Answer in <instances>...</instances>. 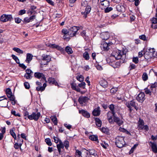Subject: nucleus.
<instances>
[{
  "label": "nucleus",
  "instance_id": "774afa93",
  "mask_svg": "<svg viewBox=\"0 0 157 157\" xmlns=\"http://www.w3.org/2000/svg\"><path fill=\"white\" fill-rule=\"evenodd\" d=\"M53 139L54 140V142L56 143H57L59 141V138L58 137L54 136Z\"/></svg>",
  "mask_w": 157,
  "mask_h": 157
},
{
  "label": "nucleus",
  "instance_id": "f03ea898",
  "mask_svg": "<svg viewBox=\"0 0 157 157\" xmlns=\"http://www.w3.org/2000/svg\"><path fill=\"white\" fill-rule=\"evenodd\" d=\"M144 53V58L147 60L153 57H157V53L154 48H150Z\"/></svg>",
  "mask_w": 157,
  "mask_h": 157
},
{
  "label": "nucleus",
  "instance_id": "c03bdc74",
  "mask_svg": "<svg viewBox=\"0 0 157 157\" xmlns=\"http://www.w3.org/2000/svg\"><path fill=\"white\" fill-rule=\"evenodd\" d=\"M120 65V62H117L115 63V65H112L113 67L114 68H116L118 67Z\"/></svg>",
  "mask_w": 157,
  "mask_h": 157
},
{
  "label": "nucleus",
  "instance_id": "4c0bfd02",
  "mask_svg": "<svg viewBox=\"0 0 157 157\" xmlns=\"http://www.w3.org/2000/svg\"><path fill=\"white\" fill-rule=\"evenodd\" d=\"M83 57L86 60H88L90 58L89 55L87 52H85L83 54Z\"/></svg>",
  "mask_w": 157,
  "mask_h": 157
},
{
  "label": "nucleus",
  "instance_id": "473e14b6",
  "mask_svg": "<svg viewBox=\"0 0 157 157\" xmlns=\"http://www.w3.org/2000/svg\"><path fill=\"white\" fill-rule=\"evenodd\" d=\"M90 155L89 156L98 155L97 152L94 150H90L89 151Z\"/></svg>",
  "mask_w": 157,
  "mask_h": 157
},
{
  "label": "nucleus",
  "instance_id": "39448f33",
  "mask_svg": "<svg viewBox=\"0 0 157 157\" xmlns=\"http://www.w3.org/2000/svg\"><path fill=\"white\" fill-rule=\"evenodd\" d=\"M69 146V142L67 140H65L63 143L59 140V155H62L61 157H65V153L63 152V153L61 154V148H63L64 146H65V148L67 149Z\"/></svg>",
  "mask_w": 157,
  "mask_h": 157
},
{
  "label": "nucleus",
  "instance_id": "5fc2aeb1",
  "mask_svg": "<svg viewBox=\"0 0 157 157\" xmlns=\"http://www.w3.org/2000/svg\"><path fill=\"white\" fill-rule=\"evenodd\" d=\"M69 30L67 31V29H63L62 30V33H63L64 34V35H67L68 34L70 35L69 33Z\"/></svg>",
  "mask_w": 157,
  "mask_h": 157
},
{
  "label": "nucleus",
  "instance_id": "4d7b16f0",
  "mask_svg": "<svg viewBox=\"0 0 157 157\" xmlns=\"http://www.w3.org/2000/svg\"><path fill=\"white\" fill-rule=\"evenodd\" d=\"M136 67V66L133 64H130L129 67V69L130 70L135 69Z\"/></svg>",
  "mask_w": 157,
  "mask_h": 157
},
{
  "label": "nucleus",
  "instance_id": "c85d7f7f",
  "mask_svg": "<svg viewBox=\"0 0 157 157\" xmlns=\"http://www.w3.org/2000/svg\"><path fill=\"white\" fill-rule=\"evenodd\" d=\"M117 10L118 12H123L124 10V7L123 6L118 5L117 6Z\"/></svg>",
  "mask_w": 157,
  "mask_h": 157
},
{
  "label": "nucleus",
  "instance_id": "0eeeda50",
  "mask_svg": "<svg viewBox=\"0 0 157 157\" xmlns=\"http://www.w3.org/2000/svg\"><path fill=\"white\" fill-rule=\"evenodd\" d=\"M40 116V113L38 112L37 113L33 112L32 113L28 116V118L30 120H34L35 121H37Z\"/></svg>",
  "mask_w": 157,
  "mask_h": 157
},
{
  "label": "nucleus",
  "instance_id": "de8ad7c7",
  "mask_svg": "<svg viewBox=\"0 0 157 157\" xmlns=\"http://www.w3.org/2000/svg\"><path fill=\"white\" fill-rule=\"evenodd\" d=\"M142 77L144 81H146L147 80L148 78L147 74L145 73H144L142 75Z\"/></svg>",
  "mask_w": 157,
  "mask_h": 157
},
{
  "label": "nucleus",
  "instance_id": "ddd939ff",
  "mask_svg": "<svg viewBox=\"0 0 157 157\" xmlns=\"http://www.w3.org/2000/svg\"><path fill=\"white\" fill-rule=\"evenodd\" d=\"M6 95L10 98V100H13L14 99V96L13 95L12 92L10 88H7L6 90Z\"/></svg>",
  "mask_w": 157,
  "mask_h": 157
},
{
  "label": "nucleus",
  "instance_id": "3c124183",
  "mask_svg": "<svg viewBox=\"0 0 157 157\" xmlns=\"http://www.w3.org/2000/svg\"><path fill=\"white\" fill-rule=\"evenodd\" d=\"M112 10H113L112 8L111 7H107L105 9V13H108V12H109L110 11H112Z\"/></svg>",
  "mask_w": 157,
  "mask_h": 157
},
{
  "label": "nucleus",
  "instance_id": "603ef678",
  "mask_svg": "<svg viewBox=\"0 0 157 157\" xmlns=\"http://www.w3.org/2000/svg\"><path fill=\"white\" fill-rule=\"evenodd\" d=\"M106 4H108V6H109V2H107V1L105 0L102 1L101 2V5L102 6H104L105 7L106 6L105 5Z\"/></svg>",
  "mask_w": 157,
  "mask_h": 157
},
{
  "label": "nucleus",
  "instance_id": "72a5a7b5",
  "mask_svg": "<svg viewBox=\"0 0 157 157\" xmlns=\"http://www.w3.org/2000/svg\"><path fill=\"white\" fill-rule=\"evenodd\" d=\"M119 15V13H118V11L117 10H116L115 12L111 16V17L113 19H114L118 17Z\"/></svg>",
  "mask_w": 157,
  "mask_h": 157
},
{
  "label": "nucleus",
  "instance_id": "f8f14e48",
  "mask_svg": "<svg viewBox=\"0 0 157 157\" xmlns=\"http://www.w3.org/2000/svg\"><path fill=\"white\" fill-rule=\"evenodd\" d=\"M34 75L35 78L38 79L41 78L46 82V77L43 73L39 72H35L34 73Z\"/></svg>",
  "mask_w": 157,
  "mask_h": 157
},
{
  "label": "nucleus",
  "instance_id": "f257e3e1",
  "mask_svg": "<svg viewBox=\"0 0 157 157\" xmlns=\"http://www.w3.org/2000/svg\"><path fill=\"white\" fill-rule=\"evenodd\" d=\"M112 55L117 59H121L122 61H121L122 63L124 62L125 59L126 54L123 51L116 50L113 51Z\"/></svg>",
  "mask_w": 157,
  "mask_h": 157
},
{
  "label": "nucleus",
  "instance_id": "f704fd0d",
  "mask_svg": "<svg viewBox=\"0 0 157 157\" xmlns=\"http://www.w3.org/2000/svg\"><path fill=\"white\" fill-rule=\"evenodd\" d=\"M13 50L18 53L20 54L23 53V51L20 49L19 48L15 47L13 48Z\"/></svg>",
  "mask_w": 157,
  "mask_h": 157
},
{
  "label": "nucleus",
  "instance_id": "9b49d317",
  "mask_svg": "<svg viewBox=\"0 0 157 157\" xmlns=\"http://www.w3.org/2000/svg\"><path fill=\"white\" fill-rule=\"evenodd\" d=\"M136 99L139 102H143L145 99V94L143 92L140 93L136 97Z\"/></svg>",
  "mask_w": 157,
  "mask_h": 157
},
{
  "label": "nucleus",
  "instance_id": "5701e85b",
  "mask_svg": "<svg viewBox=\"0 0 157 157\" xmlns=\"http://www.w3.org/2000/svg\"><path fill=\"white\" fill-rule=\"evenodd\" d=\"M43 60H45L47 62H49L51 59V57L49 55L44 54L43 55Z\"/></svg>",
  "mask_w": 157,
  "mask_h": 157
},
{
  "label": "nucleus",
  "instance_id": "393cba45",
  "mask_svg": "<svg viewBox=\"0 0 157 157\" xmlns=\"http://www.w3.org/2000/svg\"><path fill=\"white\" fill-rule=\"evenodd\" d=\"M99 83L104 88H105L107 86V82L104 79L101 80L100 82Z\"/></svg>",
  "mask_w": 157,
  "mask_h": 157
},
{
  "label": "nucleus",
  "instance_id": "b1692460",
  "mask_svg": "<svg viewBox=\"0 0 157 157\" xmlns=\"http://www.w3.org/2000/svg\"><path fill=\"white\" fill-rule=\"evenodd\" d=\"M138 124L139 129L141 130L143 129L144 127L143 126L144 125V122L143 120L140 118H139Z\"/></svg>",
  "mask_w": 157,
  "mask_h": 157
},
{
  "label": "nucleus",
  "instance_id": "bf43d9fd",
  "mask_svg": "<svg viewBox=\"0 0 157 157\" xmlns=\"http://www.w3.org/2000/svg\"><path fill=\"white\" fill-rule=\"evenodd\" d=\"M24 84L26 89H28L29 88L30 85L28 82H24Z\"/></svg>",
  "mask_w": 157,
  "mask_h": 157
},
{
  "label": "nucleus",
  "instance_id": "58836bf2",
  "mask_svg": "<svg viewBox=\"0 0 157 157\" xmlns=\"http://www.w3.org/2000/svg\"><path fill=\"white\" fill-rule=\"evenodd\" d=\"M89 139L93 141H97L98 140V136H96L92 135L89 137Z\"/></svg>",
  "mask_w": 157,
  "mask_h": 157
},
{
  "label": "nucleus",
  "instance_id": "052dcab7",
  "mask_svg": "<svg viewBox=\"0 0 157 157\" xmlns=\"http://www.w3.org/2000/svg\"><path fill=\"white\" fill-rule=\"evenodd\" d=\"M130 2L135 1V5L136 6H137L139 4V0H128Z\"/></svg>",
  "mask_w": 157,
  "mask_h": 157
},
{
  "label": "nucleus",
  "instance_id": "13d9d810",
  "mask_svg": "<svg viewBox=\"0 0 157 157\" xmlns=\"http://www.w3.org/2000/svg\"><path fill=\"white\" fill-rule=\"evenodd\" d=\"M145 93L147 94H148L149 95H151V91L148 89L147 88H146L145 89Z\"/></svg>",
  "mask_w": 157,
  "mask_h": 157
},
{
  "label": "nucleus",
  "instance_id": "0e129e2a",
  "mask_svg": "<svg viewBox=\"0 0 157 157\" xmlns=\"http://www.w3.org/2000/svg\"><path fill=\"white\" fill-rule=\"evenodd\" d=\"M26 73L25 74L32 75L33 72L30 69H28L26 70Z\"/></svg>",
  "mask_w": 157,
  "mask_h": 157
},
{
  "label": "nucleus",
  "instance_id": "e433bc0d",
  "mask_svg": "<svg viewBox=\"0 0 157 157\" xmlns=\"http://www.w3.org/2000/svg\"><path fill=\"white\" fill-rule=\"evenodd\" d=\"M157 87V82H155L154 84H152L151 86V88L152 89L151 90H154V92H152L153 93H155V88Z\"/></svg>",
  "mask_w": 157,
  "mask_h": 157
},
{
  "label": "nucleus",
  "instance_id": "49530a36",
  "mask_svg": "<svg viewBox=\"0 0 157 157\" xmlns=\"http://www.w3.org/2000/svg\"><path fill=\"white\" fill-rule=\"evenodd\" d=\"M11 113L16 116H18L19 117H20L21 116L20 114L18 113H16V112L15 110H12L11 112Z\"/></svg>",
  "mask_w": 157,
  "mask_h": 157
},
{
  "label": "nucleus",
  "instance_id": "2f4dec72",
  "mask_svg": "<svg viewBox=\"0 0 157 157\" xmlns=\"http://www.w3.org/2000/svg\"><path fill=\"white\" fill-rule=\"evenodd\" d=\"M65 51L68 54H71L73 52L71 48L68 46L66 47Z\"/></svg>",
  "mask_w": 157,
  "mask_h": 157
},
{
  "label": "nucleus",
  "instance_id": "4468645a",
  "mask_svg": "<svg viewBox=\"0 0 157 157\" xmlns=\"http://www.w3.org/2000/svg\"><path fill=\"white\" fill-rule=\"evenodd\" d=\"M91 10V7L90 6H88L85 8V11L84 12H82L81 13L82 15H83V17L86 18L87 17V14L89 13Z\"/></svg>",
  "mask_w": 157,
  "mask_h": 157
},
{
  "label": "nucleus",
  "instance_id": "6e6d98bb",
  "mask_svg": "<svg viewBox=\"0 0 157 157\" xmlns=\"http://www.w3.org/2000/svg\"><path fill=\"white\" fill-rule=\"evenodd\" d=\"M82 153L81 151L78 150H77L75 152V155L77 156V157H80Z\"/></svg>",
  "mask_w": 157,
  "mask_h": 157
},
{
  "label": "nucleus",
  "instance_id": "a211bd4d",
  "mask_svg": "<svg viewBox=\"0 0 157 157\" xmlns=\"http://www.w3.org/2000/svg\"><path fill=\"white\" fill-rule=\"evenodd\" d=\"M93 115L95 116H98L100 114V107H98L94 109L92 112Z\"/></svg>",
  "mask_w": 157,
  "mask_h": 157
},
{
  "label": "nucleus",
  "instance_id": "412c9836",
  "mask_svg": "<svg viewBox=\"0 0 157 157\" xmlns=\"http://www.w3.org/2000/svg\"><path fill=\"white\" fill-rule=\"evenodd\" d=\"M151 144V148L152 151L155 153H157V146L155 143H153L150 142Z\"/></svg>",
  "mask_w": 157,
  "mask_h": 157
},
{
  "label": "nucleus",
  "instance_id": "ea45409f",
  "mask_svg": "<svg viewBox=\"0 0 157 157\" xmlns=\"http://www.w3.org/2000/svg\"><path fill=\"white\" fill-rule=\"evenodd\" d=\"M12 57L13 58V59L15 60L16 62L17 63H18V64L19 63H20L19 60L18 58V57L17 56H15V55H12Z\"/></svg>",
  "mask_w": 157,
  "mask_h": 157
},
{
  "label": "nucleus",
  "instance_id": "8fccbe9b",
  "mask_svg": "<svg viewBox=\"0 0 157 157\" xmlns=\"http://www.w3.org/2000/svg\"><path fill=\"white\" fill-rule=\"evenodd\" d=\"M152 24H157V17H153L151 20Z\"/></svg>",
  "mask_w": 157,
  "mask_h": 157
},
{
  "label": "nucleus",
  "instance_id": "aec40b11",
  "mask_svg": "<svg viewBox=\"0 0 157 157\" xmlns=\"http://www.w3.org/2000/svg\"><path fill=\"white\" fill-rule=\"evenodd\" d=\"M48 82L51 84L58 86V83L56 82L55 79L52 78H49L48 80Z\"/></svg>",
  "mask_w": 157,
  "mask_h": 157
},
{
  "label": "nucleus",
  "instance_id": "423d86ee",
  "mask_svg": "<svg viewBox=\"0 0 157 157\" xmlns=\"http://www.w3.org/2000/svg\"><path fill=\"white\" fill-rule=\"evenodd\" d=\"M126 105L129 109V110L130 112H131L132 110V109L131 106L134 107L136 110H137L138 109V107L137 106L138 105V104L136 103L134 100H132L129 102H126Z\"/></svg>",
  "mask_w": 157,
  "mask_h": 157
},
{
  "label": "nucleus",
  "instance_id": "338daca9",
  "mask_svg": "<svg viewBox=\"0 0 157 157\" xmlns=\"http://www.w3.org/2000/svg\"><path fill=\"white\" fill-rule=\"evenodd\" d=\"M139 38L144 40H146V38L145 35H143L140 36Z\"/></svg>",
  "mask_w": 157,
  "mask_h": 157
},
{
  "label": "nucleus",
  "instance_id": "864d4df0",
  "mask_svg": "<svg viewBox=\"0 0 157 157\" xmlns=\"http://www.w3.org/2000/svg\"><path fill=\"white\" fill-rule=\"evenodd\" d=\"M70 35H69L68 34L64 35L63 36V38L64 39L66 40H69L70 39Z\"/></svg>",
  "mask_w": 157,
  "mask_h": 157
},
{
  "label": "nucleus",
  "instance_id": "79ce46f5",
  "mask_svg": "<svg viewBox=\"0 0 157 157\" xmlns=\"http://www.w3.org/2000/svg\"><path fill=\"white\" fill-rule=\"evenodd\" d=\"M10 133L13 137L15 139L16 138V135L13 130H10Z\"/></svg>",
  "mask_w": 157,
  "mask_h": 157
},
{
  "label": "nucleus",
  "instance_id": "a878e982",
  "mask_svg": "<svg viewBox=\"0 0 157 157\" xmlns=\"http://www.w3.org/2000/svg\"><path fill=\"white\" fill-rule=\"evenodd\" d=\"M46 86V84L45 82L44 83L43 86H39L36 87V90L37 91H43L44 90Z\"/></svg>",
  "mask_w": 157,
  "mask_h": 157
},
{
  "label": "nucleus",
  "instance_id": "2eb2a0df",
  "mask_svg": "<svg viewBox=\"0 0 157 157\" xmlns=\"http://www.w3.org/2000/svg\"><path fill=\"white\" fill-rule=\"evenodd\" d=\"M79 113L82 114L83 116L86 118H89L90 117V113L87 111L83 109L79 110Z\"/></svg>",
  "mask_w": 157,
  "mask_h": 157
},
{
  "label": "nucleus",
  "instance_id": "6e6552de",
  "mask_svg": "<svg viewBox=\"0 0 157 157\" xmlns=\"http://www.w3.org/2000/svg\"><path fill=\"white\" fill-rule=\"evenodd\" d=\"M79 30V27L73 26L70 28L69 29V33L70 37L73 36H75L76 33Z\"/></svg>",
  "mask_w": 157,
  "mask_h": 157
},
{
  "label": "nucleus",
  "instance_id": "c756f323",
  "mask_svg": "<svg viewBox=\"0 0 157 157\" xmlns=\"http://www.w3.org/2000/svg\"><path fill=\"white\" fill-rule=\"evenodd\" d=\"M52 121L53 122L55 125L57 124V121L56 117L55 116H52L50 117Z\"/></svg>",
  "mask_w": 157,
  "mask_h": 157
},
{
  "label": "nucleus",
  "instance_id": "680f3d73",
  "mask_svg": "<svg viewBox=\"0 0 157 157\" xmlns=\"http://www.w3.org/2000/svg\"><path fill=\"white\" fill-rule=\"evenodd\" d=\"M26 13V11L24 10H21L19 11V15H22Z\"/></svg>",
  "mask_w": 157,
  "mask_h": 157
},
{
  "label": "nucleus",
  "instance_id": "37998d69",
  "mask_svg": "<svg viewBox=\"0 0 157 157\" xmlns=\"http://www.w3.org/2000/svg\"><path fill=\"white\" fill-rule=\"evenodd\" d=\"M32 75L25 74L24 75V77L27 79H31L32 77Z\"/></svg>",
  "mask_w": 157,
  "mask_h": 157
},
{
  "label": "nucleus",
  "instance_id": "e2e57ef3",
  "mask_svg": "<svg viewBox=\"0 0 157 157\" xmlns=\"http://www.w3.org/2000/svg\"><path fill=\"white\" fill-rule=\"evenodd\" d=\"M132 61L136 63H137L138 62V58L137 57H134L132 59Z\"/></svg>",
  "mask_w": 157,
  "mask_h": 157
},
{
  "label": "nucleus",
  "instance_id": "9d476101",
  "mask_svg": "<svg viewBox=\"0 0 157 157\" xmlns=\"http://www.w3.org/2000/svg\"><path fill=\"white\" fill-rule=\"evenodd\" d=\"M112 120L113 121V122H109L110 123L113 124L114 122H115L119 125L120 126L123 123V121L120 120L119 118L116 117L115 115H112Z\"/></svg>",
  "mask_w": 157,
  "mask_h": 157
},
{
  "label": "nucleus",
  "instance_id": "a18cd8bd",
  "mask_svg": "<svg viewBox=\"0 0 157 157\" xmlns=\"http://www.w3.org/2000/svg\"><path fill=\"white\" fill-rule=\"evenodd\" d=\"M117 90V88H113L110 90V92L113 94H115Z\"/></svg>",
  "mask_w": 157,
  "mask_h": 157
},
{
  "label": "nucleus",
  "instance_id": "bb28decb",
  "mask_svg": "<svg viewBox=\"0 0 157 157\" xmlns=\"http://www.w3.org/2000/svg\"><path fill=\"white\" fill-rule=\"evenodd\" d=\"M33 57V56L32 54L30 53L27 54L26 60V62L29 63L32 59Z\"/></svg>",
  "mask_w": 157,
  "mask_h": 157
},
{
  "label": "nucleus",
  "instance_id": "1a4fd4ad",
  "mask_svg": "<svg viewBox=\"0 0 157 157\" xmlns=\"http://www.w3.org/2000/svg\"><path fill=\"white\" fill-rule=\"evenodd\" d=\"M13 19L11 15L3 14L1 17V20L3 22L10 21Z\"/></svg>",
  "mask_w": 157,
  "mask_h": 157
},
{
  "label": "nucleus",
  "instance_id": "69168bd1",
  "mask_svg": "<svg viewBox=\"0 0 157 157\" xmlns=\"http://www.w3.org/2000/svg\"><path fill=\"white\" fill-rule=\"evenodd\" d=\"M15 22H16V23H19L21 22V20L20 18L18 17H17L15 18Z\"/></svg>",
  "mask_w": 157,
  "mask_h": 157
},
{
  "label": "nucleus",
  "instance_id": "cd10ccee",
  "mask_svg": "<svg viewBox=\"0 0 157 157\" xmlns=\"http://www.w3.org/2000/svg\"><path fill=\"white\" fill-rule=\"evenodd\" d=\"M95 124L98 127H100L101 125V121L99 118H96L95 119Z\"/></svg>",
  "mask_w": 157,
  "mask_h": 157
},
{
  "label": "nucleus",
  "instance_id": "7ed1b4c3",
  "mask_svg": "<svg viewBox=\"0 0 157 157\" xmlns=\"http://www.w3.org/2000/svg\"><path fill=\"white\" fill-rule=\"evenodd\" d=\"M115 144L119 148L125 147L126 145L122 137H117L116 138Z\"/></svg>",
  "mask_w": 157,
  "mask_h": 157
},
{
  "label": "nucleus",
  "instance_id": "20e7f679",
  "mask_svg": "<svg viewBox=\"0 0 157 157\" xmlns=\"http://www.w3.org/2000/svg\"><path fill=\"white\" fill-rule=\"evenodd\" d=\"M109 107L111 111H109L107 113V119L109 122L112 123L113 122L112 120V115H114L115 113L114 110V105L113 104L110 105H109Z\"/></svg>",
  "mask_w": 157,
  "mask_h": 157
},
{
  "label": "nucleus",
  "instance_id": "c9c22d12",
  "mask_svg": "<svg viewBox=\"0 0 157 157\" xmlns=\"http://www.w3.org/2000/svg\"><path fill=\"white\" fill-rule=\"evenodd\" d=\"M76 79L78 81L81 82H83L84 80L83 76L81 75L77 76L76 77Z\"/></svg>",
  "mask_w": 157,
  "mask_h": 157
},
{
  "label": "nucleus",
  "instance_id": "f3484780",
  "mask_svg": "<svg viewBox=\"0 0 157 157\" xmlns=\"http://www.w3.org/2000/svg\"><path fill=\"white\" fill-rule=\"evenodd\" d=\"M89 99L87 97H81L78 100L79 102L81 105L82 104L86 102Z\"/></svg>",
  "mask_w": 157,
  "mask_h": 157
},
{
  "label": "nucleus",
  "instance_id": "7c9ffc66",
  "mask_svg": "<svg viewBox=\"0 0 157 157\" xmlns=\"http://www.w3.org/2000/svg\"><path fill=\"white\" fill-rule=\"evenodd\" d=\"M111 45V43H109L108 44L106 43H104L103 44V48L105 50H108L109 49V46Z\"/></svg>",
  "mask_w": 157,
  "mask_h": 157
},
{
  "label": "nucleus",
  "instance_id": "6ab92c4d",
  "mask_svg": "<svg viewBox=\"0 0 157 157\" xmlns=\"http://www.w3.org/2000/svg\"><path fill=\"white\" fill-rule=\"evenodd\" d=\"M9 101L7 100V98H5L4 100L0 101V106L1 107H6L8 105V103Z\"/></svg>",
  "mask_w": 157,
  "mask_h": 157
},
{
  "label": "nucleus",
  "instance_id": "4be33fe9",
  "mask_svg": "<svg viewBox=\"0 0 157 157\" xmlns=\"http://www.w3.org/2000/svg\"><path fill=\"white\" fill-rule=\"evenodd\" d=\"M46 46L53 49H56L58 50L59 49V46L55 44H53L48 43H46Z\"/></svg>",
  "mask_w": 157,
  "mask_h": 157
},
{
  "label": "nucleus",
  "instance_id": "dca6fc26",
  "mask_svg": "<svg viewBox=\"0 0 157 157\" xmlns=\"http://www.w3.org/2000/svg\"><path fill=\"white\" fill-rule=\"evenodd\" d=\"M101 38L104 40H107L109 37V33L107 32L101 33L100 35Z\"/></svg>",
  "mask_w": 157,
  "mask_h": 157
},
{
  "label": "nucleus",
  "instance_id": "09e8293b",
  "mask_svg": "<svg viewBox=\"0 0 157 157\" xmlns=\"http://www.w3.org/2000/svg\"><path fill=\"white\" fill-rule=\"evenodd\" d=\"M82 82L80 83H79L78 84V86L81 87V88H85V86L86 85V83H85L84 82Z\"/></svg>",
  "mask_w": 157,
  "mask_h": 157
},
{
  "label": "nucleus",
  "instance_id": "a19ab883",
  "mask_svg": "<svg viewBox=\"0 0 157 157\" xmlns=\"http://www.w3.org/2000/svg\"><path fill=\"white\" fill-rule=\"evenodd\" d=\"M45 142L48 145L51 146L52 145L50 139L49 138H47L45 140Z\"/></svg>",
  "mask_w": 157,
  "mask_h": 157
}]
</instances>
